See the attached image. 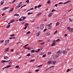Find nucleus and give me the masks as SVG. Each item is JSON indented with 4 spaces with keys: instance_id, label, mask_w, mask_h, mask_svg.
Here are the masks:
<instances>
[{
    "instance_id": "nucleus-1",
    "label": "nucleus",
    "mask_w": 73,
    "mask_h": 73,
    "mask_svg": "<svg viewBox=\"0 0 73 73\" xmlns=\"http://www.w3.org/2000/svg\"><path fill=\"white\" fill-rule=\"evenodd\" d=\"M59 56H60V54H58L57 55H55L54 56H53V59H54V60H55L56 59V58H57L58 57H59Z\"/></svg>"
},
{
    "instance_id": "nucleus-2",
    "label": "nucleus",
    "mask_w": 73,
    "mask_h": 73,
    "mask_svg": "<svg viewBox=\"0 0 73 73\" xmlns=\"http://www.w3.org/2000/svg\"><path fill=\"white\" fill-rule=\"evenodd\" d=\"M40 27L41 30H43V29L44 28V25L42 24H41Z\"/></svg>"
},
{
    "instance_id": "nucleus-3",
    "label": "nucleus",
    "mask_w": 73,
    "mask_h": 73,
    "mask_svg": "<svg viewBox=\"0 0 73 73\" xmlns=\"http://www.w3.org/2000/svg\"><path fill=\"white\" fill-rule=\"evenodd\" d=\"M20 7H21V5H20V4H18L17 6H16L15 7V9H17V8H20Z\"/></svg>"
},
{
    "instance_id": "nucleus-4",
    "label": "nucleus",
    "mask_w": 73,
    "mask_h": 73,
    "mask_svg": "<svg viewBox=\"0 0 73 73\" xmlns=\"http://www.w3.org/2000/svg\"><path fill=\"white\" fill-rule=\"evenodd\" d=\"M9 47H8L7 48L5 49V52L6 53L7 52H9Z\"/></svg>"
},
{
    "instance_id": "nucleus-5",
    "label": "nucleus",
    "mask_w": 73,
    "mask_h": 73,
    "mask_svg": "<svg viewBox=\"0 0 73 73\" xmlns=\"http://www.w3.org/2000/svg\"><path fill=\"white\" fill-rule=\"evenodd\" d=\"M52 64V61H49L47 62V64L48 65H50V64Z\"/></svg>"
},
{
    "instance_id": "nucleus-6",
    "label": "nucleus",
    "mask_w": 73,
    "mask_h": 73,
    "mask_svg": "<svg viewBox=\"0 0 73 73\" xmlns=\"http://www.w3.org/2000/svg\"><path fill=\"white\" fill-rule=\"evenodd\" d=\"M53 15V13H50L48 15V17H51Z\"/></svg>"
},
{
    "instance_id": "nucleus-7",
    "label": "nucleus",
    "mask_w": 73,
    "mask_h": 73,
    "mask_svg": "<svg viewBox=\"0 0 73 73\" xmlns=\"http://www.w3.org/2000/svg\"><path fill=\"white\" fill-rule=\"evenodd\" d=\"M40 35V32H38L36 34V36H39Z\"/></svg>"
},
{
    "instance_id": "nucleus-8",
    "label": "nucleus",
    "mask_w": 73,
    "mask_h": 73,
    "mask_svg": "<svg viewBox=\"0 0 73 73\" xmlns=\"http://www.w3.org/2000/svg\"><path fill=\"white\" fill-rule=\"evenodd\" d=\"M9 61H11V60L7 61H5V60H2L1 61V62H2V63H4V62H9Z\"/></svg>"
},
{
    "instance_id": "nucleus-9",
    "label": "nucleus",
    "mask_w": 73,
    "mask_h": 73,
    "mask_svg": "<svg viewBox=\"0 0 73 73\" xmlns=\"http://www.w3.org/2000/svg\"><path fill=\"white\" fill-rule=\"evenodd\" d=\"M4 0H3L2 1H1V2L0 5H3L4 4Z\"/></svg>"
},
{
    "instance_id": "nucleus-10",
    "label": "nucleus",
    "mask_w": 73,
    "mask_h": 73,
    "mask_svg": "<svg viewBox=\"0 0 73 73\" xmlns=\"http://www.w3.org/2000/svg\"><path fill=\"white\" fill-rule=\"evenodd\" d=\"M9 40H6L5 41V44H8L9 43Z\"/></svg>"
},
{
    "instance_id": "nucleus-11",
    "label": "nucleus",
    "mask_w": 73,
    "mask_h": 73,
    "mask_svg": "<svg viewBox=\"0 0 73 73\" xmlns=\"http://www.w3.org/2000/svg\"><path fill=\"white\" fill-rule=\"evenodd\" d=\"M9 8V7H4L3 9V11H5V10H6L7 9H8Z\"/></svg>"
},
{
    "instance_id": "nucleus-12",
    "label": "nucleus",
    "mask_w": 73,
    "mask_h": 73,
    "mask_svg": "<svg viewBox=\"0 0 73 73\" xmlns=\"http://www.w3.org/2000/svg\"><path fill=\"white\" fill-rule=\"evenodd\" d=\"M62 53L63 54H66V53H67V52H66V51H63L62 52Z\"/></svg>"
},
{
    "instance_id": "nucleus-13",
    "label": "nucleus",
    "mask_w": 73,
    "mask_h": 73,
    "mask_svg": "<svg viewBox=\"0 0 73 73\" xmlns=\"http://www.w3.org/2000/svg\"><path fill=\"white\" fill-rule=\"evenodd\" d=\"M69 32H73V28H71Z\"/></svg>"
},
{
    "instance_id": "nucleus-14",
    "label": "nucleus",
    "mask_w": 73,
    "mask_h": 73,
    "mask_svg": "<svg viewBox=\"0 0 73 73\" xmlns=\"http://www.w3.org/2000/svg\"><path fill=\"white\" fill-rule=\"evenodd\" d=\"M3 58L4 59H7L8 58V57L5 56H3Z\"/></svg>"
},
{
    "instance_id": "nucleus-15",
    "label": "nucleus",
    "mask_w": 73,
    "mask_h": 73,
    "mask_svg": "<svg viewBox=\"0 0 73 73\" xmlns=\"http://www.w3.org/2000/svg\"><path fill=\"white\" fill-rule=\"evenodd\" d=\"M21 18V19H22V20H24L26 19V17L23 16V17H22Z\"/></svg>"
},
{
    "instance_id": "nucleus-16",
    "label": "nucleus",
    "mask_w": 73,
    "mask_h": 73,
    "mask_svg": "<svg viewBox=\"0 0 73 73\" xmlns=\"http://www.w3.org/2000/svg\"><path fill=\"white\" fill-rule=\"evenodd\" d=\"M70 1H68L67 2L64 3L63 4H68V3H69V2H70Z\"/></svg>"
},
{
    "instance_id": "nucleus-17",
    "label": "nucleus",
    "mask_w": 73,
    "mask_h": 73,
    "mask_svg": "<svg viewBox=\"0 0 73 73\" xmlns=\"http://www.w3.org/2000/svg\"><path fill=\"white\" fill-rule=\"evenodd\" d=\"M49 35H50V33L48 32L47 33V34H45L46 36H49Z\"/></svg>"
},
{
    "instance_id": "nucleus-18",
    "label": "nucleus",
    "mask_w": 73,
    "mask_h": 73,
    "mask_svg": "<svg viewBox=\"0 0 73 73\" xmlns=\"http://www.w3.org/2000/svg\"><path fill=\"white\" fill-rule=\"evenodd\" d=\"M35 61V59H34L33 60H31L29 62H34Z\"/></svg>"
},
{
    "instance_id": "nucleus-19",
    "label": "nucleus",
    "mask_w": 73,
    "mask_h": 73,
    "mask_svg": "<svg viewBox=\"0 0 73 73\" xmlns=\"http://www.w3.org/2000/svg\"><path fill=\"white\" fill-rule=\"evenodd\" d=\"M15 21V20L14 19L10 21V23H13V22H14V21Z\"/></svg>"
},
{
    "instance_id": "nucleus-20",
    "label": "nucleus",
    "mask_w": 73,
    "mask_h": 73,
    "mask_svg": "<svg viewBox=\"0 0 73 73\" xmlns=\"http://www.w3.org/2000/svg\"><path fill=\"white\" fill-rule=\"evenodd\" d=\"M29 25V24L28 23H26L25 24V27H27Z\"/></svg>"
},
{
    "instance_id": "nucleus-21",
    "label": "nucleus",
    "mask_w": 73,
    "mask_h": 73,
    "mask_svg": "<svg viewBox=\"0 0 73 73\" xmlns=\"http://www.w3.org/2000/svg\"><path fill=\"white\" fill-rule=\"evenodd\" d=\"M71 29V28H70V27H68L67 29L68 30V32H69V31H70V30Z\"/></svg>"
},
{
    "instance_id": "nucleus-22",
    "label": "nucleus",
    "mask_w": 73,
    "mask_h": 73,
    "mask_svg": "<svg viewBox=\"0 0 73 73\" xmlns=\"http://www.w3.org/2000/svg\"><path fill=\"white\" fill-rule=\"evenodd\" d=\"M52 64H53V65H54V64H55V63H56V62L55 61H52Z\"/></svg>"
},
{
    "instance_id": "nucleus-23",
    "label": "nucleus",
    "mask_w": 73,
    "mask_h": 73,
    "mask_svg": "<svg viewBox=\"0 0 73 73\" xmlns=\"http://www.w3.org/2000/svg\"><path fill=\"white\" fill-rule=\"evenodd\" d=\"M40 50V49H38L37 50H35V52L37 53L38 52H39Z\"/></svg>"
},
{
    "instance_id": "nucleus-24",
    "label": "nucleus",
    "mask_w": 73,
    "mask_h": 73,
    "mask_svg": "<svg viewBox=\"0 0 73 73\" xmlns=\"http://www.w3.org/2000/svg\"><path fill=\"white\" fill-rule=\"evenodd\" d=\"M14 9V8H12L9 11V13L11 12L12 11H13Z\"/></svg>"
},
{
    "instance_id": "nucleus-25",
    "label": "nucleus",
    "mask_w": 73,
    "mask_h": 73,
    "mask_svg": "<svg viewBox=\"0 0 73 73\" xmlns=\"http://www.w3.org/2000/svg\"><path fill=\"white\" fill-rule=\"evenodd\" d=\"M11 25H8L7 27L6 28L8 29L9 28H10L11 27Z\"/></svg>"
},
{
    "instance_id": "nucleus-26",
    "label": "nucleus",
    "mask_w": 73,
    "mask_h": 73,
    "mask_svg": "<svg viewBox=\"0 0 73 73\" xmlns=\"http://www.w3.org/2000/svg\"><path fill=\"white\" fill-rule=\"evenodd\" d=\"M19 16V14H16L14 15V16Z\"/></svg>"
},
{
    "instance_id": "nucleus-27",
    "label": "nucleus",
    "mask_w": 73,
    "mask_h": 73,
    "mask_svg": "<svg viewBox=\"0 0 73 73\" xmlns=\"http://www.w3.org/2000/svg\"><path fill=\"white\" fill-rule=\"evenodd\" d=\"M30 49H31V48H29V47H26V48H25V49H27V50H30Z\"/></svg>"
},
{
    "instance_id": "nucleus-28",
    "label": "nucleus",
    "mask_w": 73,
    "mask_h": 73,
    "mask_svg": "<svg viewBox=\"0 0 73 73\" xmlns=\"http://www.w3.org/2000/svg\"><path fill=\"white\" fill-rule=\"evenodd\" d=\"M59 24H60V23L58 22L56 24V26H58V25H59Z\"/></svg>"
},
{
    "instance_id": "nucleus-29",
    "label": "nucleus",
    "mask_w": 73,
    "mask_h": 73,
    "mask_svg": "<svg viewBox=\"0 0 73 73\" xmlns=\"http://www.w3.org/2000/svg\"><path fill=\"white\" fill-rule=\"evenodd\" d=\"M55 44H56V43H53L51 45V46H54V45H55Z\"/></svg>"
},
{
    "instance_id": "nucleus-30",
    "label": "nucleus",
    "mask_w": 73,
    "mask_h": 73,
    "mask_svg": "<svg viewBox=\"0 0 73 73\" xmlns=\"http://www.w3.org/2000/svg\"><path fill=\"white\" fill-rule=\"evenodd\" d=\"M41 13H38L37 14V15H36L37 16H40V15H41Z\"/></svg>"
},
{
    "instance_id": "nucleus-31",
    "label": "nucleus",
    "mask_w": 73,
    "mask_h": 73,
    "mask_svg": "<svg viewBox=\"0 0 73 73\" xmlns=\"http://www.w3.org/2000/svg\"><path fill=\"white\" fill-rule=\"evenodd\" d=\"M31 53H34L35 52V50H33L31 51Z\"/></svg>"
},
{
    "instance_id": "nucleus-32",
    "label": "nucleus",
    "mask_w": 73,
    "mask_h": 73,
    "mask_svg": "<svg viewBox=\"0 0 73 73\" xmlns=\"http://www.w3.org/2000/svg\"><path fill=\"white\" fill-rule=\"evenodd\" d=\"M57 53H61V52L60 50H59L57 52Z\"/></svg>"
},
{
    "instance_id": "nucleus-33",
    "label": "nucleus",
    "mask_w": 73,
    "mask_h": 73,
    "mask_svg": "<svg viewBox=\"0 0 73 73\" xmlns=\"http://www.w3.org/2000/svg\"><path fill=\"white\" fill-rule=\"evenodd\" d=\"M33 13H28V15H31V14H33Z\"/></svg>"
},
{
    "instance_id": "nucleus-34",
    "label": "nucleus",
    "mask_w": 73,
    "mask_h": 73,
    "mask_svg": "<svg viewBox=\"0 0 73 73\" xmlns=\"http://www.w3.org/2000/svg\"><path fill=\"white\" fill-rule=\"evenodd\" d=\"M47 4H50V1L49 0L47 2Z\"/></svg>"
},
{
    "instance_id": "nucleus-35",
    "label": "nucleus",
    "mask_w": 73,
    "mask_h": 73,
    "mask_svg": "<svg viewBox=\"0 0 73 73\" xmlns=\"http://www.w3.org/2000/svg\"><path fill=\"white\" fill-rule=\"evenodd\" d=\"M20 53V52H18V53H17L16 54V55H18V54H19Z\"/></svg>"
},
{
    "instance_id": "nucleus-36",
    "label": "nucleus",
    "mask_w": 73,
    "mask_h": 73,
    "mask_svg": "<svg viewBox=\"0 0 73 73\" xmlns=\"http://www.w3.org/2000/svg\"><path fill=\"white\" fill-rule=\"evenodd\" d=\"M43 49V48L42 47H39V49L40 50H42Z\"/></svg>"
},
{
    "instance_id": "nucleus-37",
    "label": "nucleus",
    "mask_w": 73,
    "mask_h": 73,
    "mask_svg": "<svg viewBox=\"0 0 73 73\" xmlns=\"http://www.w3.org/2000/svg\"><path fill=\"white\" fill-rule=\"evenodd\" d=\"M69 20H70V21H72V18H69Z\"/></svg>"
},
{
    "instance_id": "nucleus-38",
    "label": "nucleus",
    "mask_w": 73,
    "mask_h": 73,
    "mask_svg": "<svg viewBox=\"0 0 73 73\" xmlns=\"http://www.w3.org/2000/svg\"><path fill=\"white\" fill-rule=\"evenodd\" d=\"M16 1V0H14L12 2V4H13V3H15V1Z\"/></svg>"
},
{
    "instance_id": "nucleus-39",
    "label": "nucleus",
    "mask_w": 73,
    "mask_h": 73,
    "mask_svg": "<svg viewBox=\"0 0 73 73\" xmlns=\"http://www.w3.org/2000/svg\"><path fill=\"white\" fill-rule=\"evenodd\" d=\"M35 72H39V70L38 69H37V70H35Z\"/></svg>"
},
{
    "instance_id": "nucleus-40",
    "label": "nucleus",
    "mask_w": 73,
    "mask_h": 73,
    "mask_svg": "<svg viewBox=\"0 0 73 73\" xmlns=\"http://www.w3.org/2000/svg\"><path fill=\"white\" fill-rule=\"evenodd\" d=\"M31 33V31H28V32H27V33H26V34H29V33Z\"/></svg>"
},
{
    "instance_id": "nucleus-41",
    "label": "nucleus",
    "mask_w": 73,
    "mask_h": 73,
    "mask_svg": "<svg viewBox=\"0 0 73 73\" xmlns=\"http://www.w3.org/2000/svg\"><path fill=\"white\" fill-rule=\"evenodd\" d=\"M29 0H27L25 1V2H26L27 3H29Z\"/></svg>"
},
{
    "instance_id": "nucleus-42",
    "label": "nucleus",
    "mask_w": 73,
    "mask_h": 73,
    "mask_svg": "<svg viewBox=\"0 0 73 73\" xmlns=\"http://www.w3.org/2000/svg\"><path fill=\"white\" fill-rule=\"evenodd\" d=\"M31 57H35V55L32 54L31 55Z\"/></svg>"
},
{
    "instance_id": "nucleus-43",
    "label": "nucleus",
    "mask_w": 73,
    "mask_h": 73,
    "mask_svg": "<svg viewBox=\"0 0 73 73\" xmlns=\"http://www.w3.org/2000/svg\"><path fill=\"white\" fill-rule=\"evenodd\" d=\"M60 41V40L59 39H58L56 40V41L57 42H59Z\"/></svg>"
},
{
    "instance_id": "nucleus-44",
    "label": "nucleus",
    "mask_w": 73,
    "mask_h": 73,
    "mask_svg": "<svg viewBox=\"0 0 73 73\" xmlns=\"http://www.w3.org/2000/svg\"><path fill=\"white\" fill-rule=\"evenodd\" d=\"M41 7V5H38V8H39V7Z\"/></svg>"
},
{
    "instance_id": "nucleus-45",
    "label": "nucleus",
    "mask_w": 73,
    "mask_h": 73,
    "mask_svg": "<svg viewBox=\"0 0 73 73\" xmlns=\"http://www.w3.org/2000/svg\"><path fill=\"white\" fill-rule=\"evenodd\" d=\"M11 65L8 66H7V68H10V67H11Z\"/></svg>"
},
{
    "instance_id": "nucleus-46",
    "label": "nucleus",
    "mask_w": 73,
    "mask_h": 73,
    "mask_svg": "<svg viewBox=\"0 0 73 73\" xmlns=\"http://www.w3.org/2000/svg\"><path fill=\"white\" fill-rule=\"evenodd\" d=\"M31 56V54H28L27 55H26V56Z\"/></svg>"
},
{
    "instance_id": "nucleus-47",
    "label": "nucleus",
    "mask_w": 73,
    "mask_h": 73,
    "mask_svg": "<svg viewBox=\"0 0 73 73\" xmlns=\"http://www.w3.org/2000/svg\"><path fill=\"white\" fill-rule=\"evenodd\" d=\"M69 70H71L70 69H68V70H66L67 72H69Z\"/></svg>"
},
{
    "instance_id": "nucleus-48",
    "label": "nucleus",
    "mask_w": 73,
    "mask_h": 73,
    "mask_svg": "<svg viewBox=\"0 0 73 73\" xmlns=\"http://www.w3.org/2000/svg\"><path fill=\"white\" fill-rule=\"evenodd\" d=\"M43 44H45V42H42L40 44V45H42Z\"/></svg>"
},
{
    "instance_id": "nucleus-49",
    "label": "nucleus",
    "mask_w": 73,
    "mask_h": 73,
    "mask_svg": "<svg viewBox=\"0 0 73 73\" xmlns=\"http://www.w3.org/2000/svg\"><path fill=\"white\" fill-rule=\"evenodd\" d=\"M56 11V10H54V9H53L52 10L51 12H54V11Z\"/></svg>"
},
{
    "instance_id": "nucleus-50",
    "label": "nucleus",
    "mask_w": 73,
    "mask_h": 73,
    "mask_svg": "<svg viewBox=\"0 0 73 73\" xmlns=\"http://www.w3.org/2000/svg\"><path fill=\"white\" fill-rule=\"evenodd\" d=\"M51 54H52V52H49V53H48V55H49Z\"/></svg>"
},
{
    "instance_id": "nucleus-51",
    "label": "nucleus",
    "mask_w": 73,
    "mask_h": 73,
    "mask_svg": "<svg viewBox=\"0 0 73 73\" xmlns=\"http://www.w3.org/2000/svg\"><path fill=\"white\" fill-rule=\"evenodd\" d=\"M46 56V54H45L44 55H43L42 56L43 58H44V57H45Z\"/></svg>"
},
{
    "instance_id": "nucleus-52",
    "label": "nucleus",
    "mask_w": 73,
    "mask_h": 73,
    "mask_svg": "<svg viewBox=\"0 0 73 73\" xmlns=\"http://www.w3.org/2000/svg\"><path fill=\"white\" fill-rule=\"evenodd\" d=\"M63 4V2H60L58 3V4Z\"/></svg>"
},
{
    "instance_id": "nucleus-53",
    "label": "nucleus",
    "mask_w": 73,
    "mask_h": 73,
    "mask_svg": "<svg viewBox=\"0 0 73 73\" xmlns=\"http://www.w3.org/2000/svg\"><path fill=\"white\" fill-rule=\"evenodd\" d=\"M23 19H19V21H23Z\"/></svg>"
},
{
    "instance_id": "nucleus-54",
    "label": "nucleus",
    "mask_w": 73,
    "mask_h": 73,
    "mask_svg": "<svg viewBox=\"0 0 73 73\" xmlns=\"http://www.w3.org/2000/svg\"><path fill=\"white\" fill-rule=\"evenodd\" d=\"M4 42V40H1L0 42V43H3Z\"/></svg>"
},
{
    "instance_id": "nucleus-55",
    "label": "nucleus",
    "mask_w": 73,
    "mask_h": 73,
    "mask_svg": "<svg viewBox=\"0 0 73 73\" xmlns=\"http://www.w3.org/2000/svg\"><path fill=\"white\" fill-rule=\"evenodd\" d=\"M42 66V65H41L40 66H38V67H41V66Z\"/></svg>"
},
{
    "instance_id": "nucleus-56",
    "label": "nucleus",
    "mask_w": 73,
    "mask_h": 73,
    "mask_svg": "<svg viewBox=\"0 0 73 73\" xmlns=\"http://www.w3.org/2000/svg\"><path fill=\"white\" fill-rule=\"evenodd\" d=\"M15 36V34H12L11 36V37H13V36Z\"/></svg>"
},
{
    "instance_id": "nucleus-57",
    "label": "nucleus",
    "mask_w": 73,
    "mask_h": 73,
    "mask_svg": "<svg viewBox=\"0 0 73 73\" xmlns=\"http://www.w3.org/2000/svg\"><path fill=\"white\" fill-rule=\"evenodd\" d=\"M51 26L50 24H49L48 25V27H50V28H51Z\"/></svg>"
},
{
    "instance_id": "nucleus-58",
    "label": "nucleus",
    "mask_w": 73,
    "mask_h": 73,
    "mask_svg": "<svg viewBox=\"0 0 73 73\" xmlns=\"http://www.w3.org/2000/svg\"><path fill=\"white\" fill-rule=\"evenodd\" d=\"M15 68H19V66H16Z\"/></svg>"
},
{
    "instance_id": "nucleus-59",
    "label": "nucleus",
    "mask_w": 73,
    "mask_h": 73,
    "mask_svg": "<svg viewBox=\"0 0 73 73\" xmlns=\"http://www.w3.org/2000/svg\"><path fill=\"white\" fill-rule=\"evenodd\" d=\"M18 12H20L21 11V9H19L18 10Z\"/></svg>"
},
{
    "instance_id": "nucleus-60",
    "label": "nucleus",
    "mask_w": 73,
    "mask_h": 73,
    "mask_svg": "<svg viewBox=\"0 0 73 73\" xmlns=\"http://www.w3.org/2000/svg\"><path fill=\"white\" fill-rule=\"evenodd\" d=\"M27 27H28L27 26H26L24 28V29H27Z\"/></svg>"
},
{
    "instance_id": "nucleus-61",
    "label": "nucleus",
    "mask_w": 73,
    "mask_h": 73,
    "mask_svg": "<svg viewBox=\"0 0 73 73\" xmlns=\"http://www.w3.org/2000/svg\"><path fill=\"white\" fill-rule=\"evenodd\" d=\"M46 30H47V29H44V32H45V31H46Z\"/></svg>"
},
{
    "instance_id": "nucleus-62",
    "label": "nucleus",
    "mask_w": 73,
    "mask_h": 73,
    "mask_svg": "<svg viewBox=\"0 0 73 73\" xmlns=\"http://www.w3.org/2000/svg\"><path fill=\"white\" fill-rule=\"evenodd\" d=\"M12 38H13V37H11L9 38V39H12Z\"/></svg>"
},
{
    "instance_id": "nucleus-63",
    "label": "nucleus",
    "mask_w": 73,
    "mask_h": 73,
    "mask_svg": "<svg viewBox=\"0 0 73 73\" xmlns=\"http://www.w3.org/2000/svg\"><path fill=\"white\" fill-rule=\"evenodd\" d=\"M11 52H13L14 50L13 49H11Z\"/></svg>"
},
{
    "instance_id": "nucleus-64",
    "label": "nucleus",
    "mask_w": 73,
    "mask_h": 73,
    "mask_svg": "<svg viewBox=\"0 0 73 73\" xmlns=\"http://www.w3.org/2000/svg\"><path fill=\"white\" fill-rule=\"evenodd\" d=\"M57 31H56L54 33V34H56V33H57Z\"/></svg>"
}]
</instances>
